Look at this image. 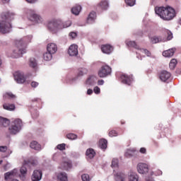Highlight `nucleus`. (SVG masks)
Listing matches in <instances>:
<instances>
[{
  "label": "nucleus",
  "mask_w": 181,
  "mask_h": 181,
  "mask_svg": "<svg viewBox=\"0 0 181 181\" xmlns=\"http://www.w3.org/2000/svg\"><path fill=\"white\" fill-rule=\"evenodd\" d=\"M87 69L86 68H82L81 69L78 70V74H77V77H81L83 76H84V74H87Z\"/></svg>",
  "instance_id": "39"
},
{
  "label": "nucleus",
  "mask_w": 181,
  "mask_h": 181,
  "mask_svg": "<svg viewBox=\"0 0 181 181\" xmlns=\"http://www.w3.org/2000/svg\"><path fill=\"white\" fill-rule=\"evenodd\" d=\"M96 18H97V15L95 14V12L94 11L90 12L87 18L88 23H90V24L94 23V22H95Z\"/></svg>",
  "instance_id": "23"
},
{
  "label": "nucleus",
  "mask_w": 181,
  "mask_h": 181,
  "mask_svg": "<svg viewBox=\"0 0 181 181\" xmlns=\"http://www.w3.org/2000/svg\"><path fill=\"white\" fill-rule=\"evenodd\" d=\"M86 156H88V158L90 159H93V158L95 156V152L93 148H89L86 151Z\"/></svg>",
  "instance_id": "29"
},
{
  "label": "nucleus",
  "mask_w": 181,
  "mask_h": 181,
  "mask_svg": "<svg viewBox=\"0 0 181 181\" xmlns=\"http://www.w3.org/2000/svg\"><path fill=\"white\" fill-rule=\"evenodd\" d=\"M6 151H8V146H0V152H5Z\"/></svg>",
  "instance_id": "52"
},
{
  "label": "nucleus",
  "mask_w": 181,
  "mask_h": 181,
  "mask_svg": "<svg viewBox=\"0 0 181 181\" xmlns=\"http://www.w3.org/2000/svg\"><path fill=\"white\" fill-rule=\"evenodd\" d=\"M3 108L7 110V111H13L15 110V105L5 103L3 105Z\"/></svg>",
  "instance_id": "28"
},
{
  "label": "nucleus",
  "mask_w": 181,
  "mask_h": 181,
  "mask_svg": "<svg viewBox=\"0 0 181 181\" xmlns=\"http://www.w3.org/2000/svg\"><path fill=\"white\" fill-rule=\"evenodd\" d=\"M25 12L27 14L29 21L33 22V23H42V22H43V18L37 14L35 11L32 9H25Z\"/></svg>",
  "instance_id": "6"
},
{
  "label": "nucleus",
  "mask_w": 181,
  "mask_h": 181,
  "mask_svg": "<svg viewBox=\"0 0 181 181\" xmlns=\"http://www.w3.org/2000/svg\"><path fill=\"white\" fill-rule=\"evenodd\" d=\"M96 83H97V76L92 75L88 76L86 78V80L84 82V86L86 87H93V86H95Z\"/></svg>",
  "instance_id": "12"
},
{
  "label": "nucleus",
  "mask_w": 181,
  "mask_h": 181,
  "mask_svg": "<svg viewBox=\"0 0 181 181\" xmlns=\"http://www.w3.org/2000/svg\"><path fill=\"white\" fill-rule=\"evenodd\" d=\"M68 54L71 57L77 56L78 54V46L75 44L70 45L68 49Z\"/></svg>",
  "instance_id": "14"
},
{
  "label": "nucleus",
  "mask_w": 181,
  "mask_h": 181,
  "mask_svg": "<svg viewBox=\"0 0 181 181\" xmlns=\"http://www.w3.org/2000/svg\"><path fill=\"white\" fill-rule=\"evenodd\" d=\"M134 155H135L134 148L127 149L124 153V156L127 158H131V156H134Z\"/></svg>",
  "instance_id": "30"
},
{
  "label": "nucleus",
  "mask_w": 181,
  "mask_h": 181,
  "mask_svg": "<svg viewBox=\"0 0 181 181\" xmlns=\"http://www.w3.org/2000/svg\"><path fill=\"white\" fill-rule=\"evenodd\" d=\"M11 0H3L4 4H8Z\"/></svg>",
  "instance_id": "60"
},
{
  "label": "nucleus",
  "mask_w": 181,
  "mask_h": 181,
  "mask_svg": "<svg viewBox=\"0 0 181 181\" xmlns=\"http://www.w3.org/2000/svg\"><path fill=\"white\" fill-rule=\"evenodd\" d=\"M47 28L52 33H57L60 29H63V22L60 20H52L48 22Z\"/></svg>",
  "instance_id": "5"
},
{
  "label": "nucleus",
  "mask_w": 181,
  "mask_h": 181,
  "mask_svg": "<svg viewBox=\"0 0 181 181\" xmlns=\"http://www.w3.org/2000/svg\"><path fill=\"white\" fill-rule=\"evenodd\" d=\"M129 181H138L139 180V177H138V174L134 172H130L129 175Z\"/></svg>",
  "instance_id": "26"
},
{
  "label": "nucleus",
  "mask_w": 181,
  "mask_h": 181,
  "mask_svg": "<svg viewBox=\"0 0 181 181\" xmlns=\"http://www.w3.org/2000/svg\"><path fill=\"white\" fill-rule=\"evenodd\" d=\"M4 161L2 160H0V165L3 163Z\"/></svg>",
  "instance_id": "62"
},
{
  "label": "nucleus",
  "mask_w": 181,
  "mask_h": 181,
  "mask_svg": "<svg viewBox=\"0 0 181 181\" xmlns=\"http://www.w3.org/2000/svg\"><path fill=\"white\" fill-rule=\"evenodd\" d=\"M42 170H35L31 176L32 181H40L42 180Z\"/></svg>",
  "instance_id": "15"
},
{
  "label": "nucleus",
  "mask_w": 181,
  "mask_h": 181,
  "mask_svg": "<svg viewBox=\"0 0 181 181\" xmlns=\"http://www.w3.org/2000/svg\"><path fill=\"white\" fill-rule=\"evenodd\" d=\"M70 26H71V21H68L64 23H62V29H64V28H69Z\"/></svg>",
  "instance_id": "44"
},
{
  "label": "nucleus",
  "mask_w": 181,
  "mask_h": 181,
  "mask_svg": "<svg viewBox=\"0 0 181 181\" xmlns=\"http://www.w3.org/2000/svg\"><path fill=\"white\" fill-rule=\"evenodd\" d=\"M28 4H36L37 2V0H25Z\"/></svg>",
  "instance_id": "55"
},
{
  "label": "nucleus",
  "mask_w": 181,
  "mask_h": 181,
  "mask_svg": "<svg viewBox=\"0 0 181 181\" xmlns=\"http://www.w3.org/2000/svg\"><path fill=\"white\" fill-rule=\"evenodd\" d=\"M137 171L141 175H146L149 172V165L146 163H139L137 165Z\"/></svg>",
  "instance_id": "11"
},
{
  "label": "nucleus",
  "mask_w": 181,
  "mask_h": 181,
  "mask_svg": "<svg viewBox=\"0 0 181 181\" xmlns=\"http://www.w3.org/2000/svg\"><path fill=\"white\" fill-rule=\"evenodd\" d=\"M52 54H52V53H50V52H45V53L44 54V55H43V57H44V60H45L46 62L50 61V59L53 57L52 56Z\"/></svg>",
  "instance_id": "38"
},
{
  "label": "nucleus",
  "mask_w": 181,
  "mask_h": 181,
  "mask_svg": "<svg viewBox=\"0 0 181 181\" xmlns=\"http://www.w3.org/2000/svg\"><path fill=\"white\" fill-rule=\"evenodd\" d=\"M122 83L124 84H127V86H131V83L134 81V78H132V76H128L127 74H122L121 76Z\"/></svg>",
  "instance_id": "17"
},
{
  "label": "nucleus",
  "mask_w": 181,
  "mask_h": 181,
  "mask_svg": "<svg viewBox=\"0 0 181 181\" xmlns=\"http://www.w3.org/2000/svg\"><path fill=\"white\" fill-rule=\"evenodd\" d=\"M87 94H88V95H91V94H93V90H92V89H88V90H87Z\"/></svg>",
  "instance_id": "59"
},
{
  "label": "nucleus",
  "mask_w": 181,
  "mask_h": 181,
  "mask_svg": "<svg viewBox=\"0 0 181 181\" xmlns=\"http://www.w3.org/2000/svg\"><path fill=\"white\" fill-rule=\"evenodd\" d=\"M139 152H140L141 153H146V148L142 147V148H140Z\"/></svg>",
  "instance_id": "56"
},
{
  "label": "nucleus",
  "mask_w": 181,
  "mask_h": 181,
  "mask_svg": "<svg viewBox=\"0 0 181 181\" xmlns=\"http://www.w3.org/2000/svg\"><path fill=\"white\" fill-rule=\"evenodd\" d=\"M155 13L160 16L161 19H163V21H172V19L176 16L175 9L171 7H156L155 8Z\"/></svg>",
  "instance_id": "1"
},
{
  "label": "nucleus",
  "mask_w": 181,
  "mask_h": 181,
  "mask_svg": "<svg viewBox=\"0 0 181 181\" xmlns=\"http://www.w3.org/2000/svg\"><path fill=\"white\" fill-rule=\"evenodd\" d=\"M47 50L48 52L54 54L57 52V45L55 43H49L47 46Z\"/></svg>",
  "instance_id": "18"
},
{
  "label": "nucleus",
  "mask_w": 181,
  "mask_h": 181,
  "mask_svg": "<svg viewBox=\"0 0 181 181\" xmlns=\"http://www.w3.org/2000/svg\"><path fill=\"white\" fill-rule=\"evenodd\" d=\"M23 126V124L22 123V120L21 119H16L11 122V124L8 127L9 134H11V135H16V134H19Z\"/></svg>",
  "instance_id": "4"
},
{
  "label": "nucleus",
  "mask_w": 181,
  "mask_h": 181,
  "mask_svg": "<svg viewBox=\"0 0 181 181\" xmlns=\"http://www.w3.org/2000/svg\"><path fill=\"white\" fill-rule=\"evenodd\" d=\"M37 86H39V83L36 81H33L31 83V86L33 87L34 88H35V87H37Z\"/></svg>",
  "instance_id": "54"
},
{
  "label": "nucleus",
  "mask_w": 181,
  "mask_h": 181,
  "mask_svg": "<svg viewBox=\"0 0 181 181\" xmlns=\"http://www.w3.org/2000/svg\"><path fill=\"white\" fill-rule=\"evenodd\" d=\"M14 80L18 84H23L25 83L26 84H29V81H26V76H25V74L22 71H16L13 74Z\"/></svg>",
  "instance_id": "8"
},
{
  "label": "nucleus",
  "mask_w": 181,
  "mask_h": 181,
  "mask_svg": "<svg viewBox=\"0 0 181 181\" xmlns=\"http://www.w3.org/2000/svg\"><path fill=\"white\" fill-rule=\"evenodd\" d=\"M104 85V80L101 79L98 81V86H103Z\"/></svg>",
  "instance_id": "58"
},
{
  "label": "nucleus",
  "mask_w": 181,
  "mask_h": 181,
  "mask_svg": "<svg viewBox=\"0 0 181 181\" xmlns=\"http://www.w3.org/2000/svg\"><path fill=\"white\" fill-rule=\"evenodd\" d=\"M99 146L101 149H107V140L102 139L99 141Z\"/></svg>",
  "instance_id": "34"
},
{
  "label": "nucleus",
  "mask_w": 181,
  "mask_h": 181,
  "mask_svg": "<svg viewBox=\"0 0 181 181\" xmlns=\"http://www.w3.org/2000/svg\"><path fill=\"white\" fill-rule=\"evenodd\" d=\"M100 6L102 8V9H108V1L107 0H102L100 3Z\"/></svg>",
  "instance_id": "35"
},
{
  "label": "nucleus",
  "mask_w": 181,
  "mask_h": 181,
  "mask_svg": "<svg viewBox=\"0 0 181 181\" xmlns=\"http://www.w3.org/2000/svg\"><path fill=\"white\" fill-rule=\"evenodd\" d=\"M57 149H59V151H64V149H66V144H58L57 146Z\"/></svg>",
  "instance_id": "45"
},
{
  "label": "nucleus",
  "mask_w": 181,
  "mask_h": 181,
  "mask_svg": "<svg viewBox=\"0 0 181 181\" xmlns=\"http://www.w3.org/2000/svg\"><path fill=\"white\" fill-rule=\"evenodd\" d=\"M111 74V68L108 65L102 66L101 69L98 71V76L100 78H104L107 76Z\"/></svg>",
  "instance_id": "9"
},
{
  "label": "nucleus",
  "mask_w": 181,
  "mask_h": 181,
  "mask_svg": "<svg viewBox=\"0 0 181 181\" xmlns=\"http://www.w3.org/2000/svg\"><path fill=\"white\" fill-rule=\"evenodd\" d=\"M69 37H71V39H76V37H77V33L74 32L70 33Z\"/></svg>",
  "instance_id": "51"
},
{
  "label": "nucleus",
  "mask_w": 181,
  "mask_h": 181,
  "mask_svg": "<svg viewBox=\"0 0 181 181\" xmlns=\"http://www.w3.org/2000/svg\"><path fill=\"white\" fill-rule=\"evenodd\" d=\"M66 138H68V139H71V141H73L74 139H77V135L74 134H69L66 135Z\"/></svg>",
  "instance_id": "42"
},
{
  "label": "nucleus",
  "mask_w": 181,
  "mask_h": 181,
  "mask_svg": "<svg viewBox=\"0 0 181 181\" xmlns=\"http://www.w3.org/2000/svg\"><path fill=\"white\" fill-rule=\"evenodd\" d=\"M30 148L34 149V151H42V146L36 141H33L30 144Z\"/></svg>",
  "instance_id": "21"
},
{
  "label": "nucleus",
  "mask_w": 181,
  "mask_h": 181,
  "mask_svg": "<svg viewBox=\"0 0 181 181\" xmlns=\"http://www.w3.org/2000/svg\"><path fill=\"white\" fill-rule=\"evenodd\" d=\"M60 153H54V155H53V160H57V158H60Z\"/></svg>",
  "instance_id": "53"
},
{
  "label": "nucleus",
  "mask_w": 181,
  "mask_h": 181,
  "mask_svg": "<svg viewBox=\"0 0 181 181\" xmlns=\"http://www.w3.org/2000/svg\"><path fill=\"white\" fill-rule=\"evenodd\" d=\"M118 136V133H117L116 131L115 130H112L109 132V136Z\"/></svg>",
  "instance_id": "50"
},
{
  "label": "nucleus",
  "mask_w": 181,
  "mask_h": 181,
  "mask_svg": "<svg viewBox=\"0 0 181 181\" xmlns=\"http://www.w3.org/2000/svg\"><path fill=\"white\" fill-rule=\"evenodd\" d=\"M4 97L6 98H15V95H13L12 93H7Z\"/></svg>",
  "instance_id": "48"
},
{
  "label": "nucleus",
  "mask_w": 181,
  "mask_h": 181,
  "mask_svg": "<svg viewBox=\"0 0 181 181\" xmlns=\"http://www.w3.org/2000/svg\"><path fill=\"white\" fill-rule=\"evenodd\" d=\"M151 42L153 43H159V42H164V40L160 37L153 36L151 38Z\"/></svg>",
  "instance_id": "36"
},
{
  "label": "nucleus",
  "mask_w": 181,
  "mask_h": 181,
  "mask_svg": "<svg viewBox=\"0 0 181 181\" xmlns=\"http://www.w3.org/2000/svg\"><path fill=\"white\" fill-rule=\"evenodd\" d=\"M179 23L180 25H181V19L179 21Z\"/></svg>",
  "instance_id": "63"
},
{
  "label": "nucleus",
  "mask_w": 181,
  "mask_h": 181,
  "mask_svg": "<svg viewBox=\"0 0 181 181\" xmlns=\"http://www.w3.org/2000/svg\"><path fill=\"white\" fill-rule=\"evenodd\" d=\"M177 64V61L175 59H171L170 62V69L171 70H173L175 69V67H176V65Z\"/></svg>",
  "instance_id": "40"
},
{
  "label": "nucleus",
  "mask_w": 181,
  "mask_h": 181,
  "mask_svg": "<svg viewBox=\"0 0 181 181\" xmlns=\"http://www.w3.org/2000/svg\"><path fill=\"white\" fill-rule=\"evenodd\" d=\"M1 18L3 20L0 21V33L3 34L9 33L11 29H12V25L9 22V15L8 16L3 15Z\"/></svg>",
  "instance_id": "3"
},
{
  "label": "nucleus",
  "mask_w": 181,
  "mask_h": 181,
  "mask_svg": "<svg viewBox=\"0 0 181 181\" xmlns=\"http://www.w3.org/2000/svg\"><path fill=\"white\" fill-rule=\"evenodd\" d=\"M101 50L103 53H105V54H110V53H112L114 48L110 45H105L101 46Z\"/></svg>",
  "instance_id": "19"
},
{
  "label": "nucleus",
  "mask_w": 181,
  "mask_h": 181,
  "mask_svg": "<svg viewBox=\"0 0 181 181\" xmlns=\"http://www.w3.org/2000/svg\"><path fill=\"white\" fill-rule=\"evenodd\" d=\"M175 52H176V48H171L168 50H165L163 52V56L164 57H172L173 54H175Z\"/></svg>",
  "instance_id": "22"
},
{
  "label": "nucleus",
  "mask_w": 181,
  "mask_h": 181,
  "mask_svg": "<svg viewBox=\"0 0 181 181\" xmlns=\"http://www.w3.org/2000/svg\"><path fill=\"white\" fill-rule=\"evenodd\" d=\"M166 33L168 35V37H167L168 40H172V39L173 38V34L172 33V32L169 30H166Z\"/></svg>",
  "instance_id": "47"
},
{
  "label": "nucleus",
  "mask_w": 181,
  "mask_h": 181,
  "mask_svg": "<svg viewBox=\"0 0 181 181\" xmlns=\"http://www.w3.org/2000/svg\"><path fill=\"white\" fill-rule=\"evenodd\" d=\"M12 181H19L18 180H13Z\"/></svg>",
  "instance_id": "64"
},
{
  "label": "nucleus",
  "mask_w": 181,
  "mask_h": 181,
  "mask_svg": "<svg viewBox=\"0 0 181 181\" xmlns=\"http://www.w3.org/2000/svg\"><path fill=\"white\" fill-rule=\"evenodd\" d=\"M71 161L69 159H65L60 164V168L64 169V170H69V169H71L72 168Z\"/></svg>",
  "instance_id": "16"
},
{
  "label": "nucleus",
  "mask_w": 181,
  "mask_h": 181,
  "mask_svg": "<svg viewBox=\"0 0 181 181\" xmlns=\"http://www.w3.org/2000/svg\"><path fill=\"white\" fill-rule=\"evenodd\" d=\"M25 165H28V163H30L33 166H36L38 163L37 159L35 158H31L29 161L24 160Z\"/></svg>",
  "instance_id": "32"
},
{
  "label": "nucleus",
  "mask_w": 181,
  "mask_h": 181,
  "mask_svg": "<svg viewBox=\"0 0 181 181\" xmlns=\"http://www.w3.org/2000/svg\"><path fill=\"white\" fill-rule=\"evenodd\" d=\"M9 124V119L0 117V127H8Z\"/></svg>",
  "instance_id": "27"
},
{
  "label": "nucleus",
  "mask_w": 181,
  "mask_h": 181,
  "mask_svg": "<svg viewBox=\"0 0 181 181\" xmlns=\"http://www.w3.org/2000/svg\"><path fill=\"white\" fill-rule=\"evenodd\" d=\"M171 74L168 71H163L160 74V78L161 81H168L170 78Z\"/></svg>",
  "instance_id": "20"
},
{
  "label": "nucleus",
  "mask_w": 181,
  "mask_h": 181,
  "mask_svg": "<svg viewBox=\"0 0 181 181\" xmlns=\"http://www.w3.org/2000/svg\"><path fill=\"white\" fill-rule=\"evenodd\" d=\"M93 93H95V94H100L101 93V89H100V87L98 86H95L93 88Z\"/></svg>",
  "instance_id": "49"
},
{
  "label": "nucleus",
  "mask_w": 181,
  "mask_h": 181,
  "mask_svg": "<svg viewBox=\"0 0 181 181\" xmlns=\"http://www.w3.org/2000/svg\"><path fill=\"white\" fill-rule=\"evenodd\" d=\"M112 168H118V158H113L112 160Z\"/></svg>",
  "instance_id": "41"
},
{
  "label": "nucleus",
  "mask_w": 181,
  "mask_h": 181,
  "mask_svg": "<svg viewBox=\"0 0 181 181\" xmlns=\"http://www.w3.org/2000/svg\"><path fill=\"white\" fill-rule=\"evenodd\" d=\"M20 173L18 171V169H14L10 172L6 173L4 174L5 180H11L13 177H20L21 180H26V174L28 173V169L25 166H22L20 169Z\"/></svg>",
  "instance_id": "2"
},
{
  "label": "nucleus",
  "mask_w": 181,
  "mask_h": 181,
  "mask_svg": "<svg viewBox=\"0 0 181 181\" xmlns=\"http://www.w3.org/2000/svg\"><path fill=\"white\" fill-rule=\"evenodd\" d=\"M125 2L128 6H134V5H135L136 0H125Z\"/></svg>",
  "instance_id": "43"
},
{
  "label": "nucleus",
  "mask_w": 181,
  "mask_h": 181,
  "mask_svg": "<svg viewBox=\"0 0 181 181\" xmlns=\"http://www.w3.org/2000/svg\"><path fill=\"white\" fill-rule=\"evenodd\" d=\"M29 66L30 67H32L33 69H35L36 66H37V62L35 58H30L29 61Z\"/></svg>",
  "instance_id": "37"
},
{
  "label": "nucleus",
  "mask_w": 181,
  "mask_h": 181,
  "mask_svg": "<svg viewBox=\"0 0 181 181\" xmlns=\"http://www.w3.org/2000/svg\"><path fill=\"white\" fill-rule=\"evenodd\" d=\"M139 53H144L148 57H151V52L146 49L139 48V51L136 52V54Z\"/></svg>",
  "instance_id": "33"
},
{
  "label": "nucleus",
  "mask_w": 181,
  "mask_h": 181,
  "mask_svg": "<svg viewBox=\"0 0 181 181\" xmlns=\"http://www.w3.org/2000/svg\"><path fill=\"white\" fill-rule=\"evenodd\" d=\"M71 12L74 15H78L80 12H81V6H76L72 8Z\"/></svg>",
  "instance_id": "31"
},
{
  "label": "nucleus",
  "mask_w": 181,
  "mask_h": 181,
  "mask_svg": "<svg viewBox=\"0 0 181 181\" xmlns=\"http://www.w3.org/2000/svg\"><path fill=\"white\" fill-rule=\"evenodd\" d=\"M16 47L13 49V53L11 57L14 59H18L19 57H22V54H25L26 53V48L22 45H16Z\"/></svg>",
  "instance_id": "7"
},
{
  "label": "nucleus",
  "mask_w": 181,
  "mask_h": 181,
  "mask_svg": "<svg viewBox=\"0 0 181 181\" xmlns=\"http://www.w3.org/2000/svg\"><path fill=\"white\" fill-rule=\"evenodd\" d=\"M113 175L116 181H124L125 180V177H127L125 173L119 170H114Z\"/></svg>",
  "instance_id": "13"
},
{
  "label": "nucleus",
  "mask_w": 181,
  "mask_h": 181,
  "mask_svg": "<svg viewBox=\"0 0 181 181\" xmlns=\"http://www.w3.org/2000/svg\"><path fill=\"white\" fill-rule=\"evenodd\" d=\"M0 66H2V59L0 58Z\"/></svg>",
  "instance_id": "61"
},
{
  "label": "nucleus",
  "mask_w": 181,
  "mask_h": 181,
  "mask_svg": "<svg viewBox=\"0 0 181 181\" xmlns=\"http://www.w3.org/2000/svg\"><path fill=\"white\" fill-rule=\"evenodd\" d=\"M32 39H33V36H32L31 35H27L21 40H17L16 41V45H18V46H23L25 47V46H26L28 43H30V42H32Z\"/></svg>",
  "instance_id": "10"
},
{
  "label": "nucleus",
  "mask_w": 181,
  "mask_h": 181,
  "mask_svg": "<svg viewBox=\"0 0 181 181\" xmlns=\"http://www.w3.org/2000/svg\"><path fill=\"white\" fill-rule=\"evenodd\" d=\"M57 177L58 181H69L67 174L66 173L61 172L57 173Z\"/></svg>",
  "instance_id": "24"
},
{
  "label": "nucleus",
  "mask_w": 181,
  "mask_h": 181,
  "mask_svg": "<svg viewBox=\"0 0 181 181\" xmlns=\"http://www.w3.org/2000/svg\"><path fill=\"white\" fill-rule=\"evenodd\" d=\"M81 179L83 181H90V175L88 174H83L81 175Z\"/></svg>",
  "instance_id": "46"
},
{
  "label": "nucleus",
  "mask_w": 181,
  "mask_h": 181,
  "mask_svg": "<svg viewBox=\"0 0 181 181\" xmlns=\"http://www.w3.org/2000/svg\"><path fill=\"white\" fill-rule=\"evenodd\" d=\"M126 45L128 46V47H134V49H136L138 51L139 50L140 47L136 45V42L135 41H131L129 40H126Z\"/></svg>",
  "instance_id": "25"
},
{
  "label": "nucleus",
  "mask_w": 181,
  "mask_h": 181,
  "mask_svg": "<svg viewBox=\"0 0 181 181\" xmlns=\"http://www.w3.org/2000/svg\"><path fill=\"white\" fill-rule=\"evenodd\" d=\"M156 176H160V175H162V170H158L156 173H155Z\"/></svg>",
  "instance_id": "57"
}]
</instances>
